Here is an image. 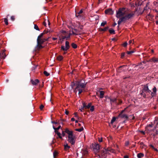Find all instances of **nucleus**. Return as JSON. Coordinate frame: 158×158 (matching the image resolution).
<instances>
[{"label": "nucleus", "instance_id": "obj_64", "mask_svg": "<svg viewBox=\"0 0 158 158\" xmlns=\"http://www.w3.org/2000/svg\"><path fill=\"white\" fill-rule=\"evenodd\" d=\"M156 23L157 24H158V21H157L156 22Z\"/></svg>", "mask_w": 158, "mask_h": 158}, {"label": "nucleus", "instance_id": "obj_38", "mask_svg": "<svg viewBox=\"0 0 158 158\" xmlns=\"http://www.w3.org/2000/svg\"><path fill=\"white\" fill-rule=\"evenodd\" d=\"M103 152L105 153H109V152L108 150H107L106 149H105L104 150H103Z\"/></svg>", "mask_w": 158, "mask_h": 158}, {"label": "nucleus", "instance_id": "obj_18", "mask_svg": "<svg viewBox=\"0 0 158 158\" xmlns=\"http://www.w3.org/2000/svg\"><path fill=\"white\" fill-rule=\"evenodd\" d=\"M144 156V154L141 153H138L137 155V156L138 158H142Z\"/></svg>", "mask_w": 158, "mask_h": 158}, {"label": "nucleus", "instance_id": "obj_19", "mask_svg": "<svg viewBox=\"0 0 158 158\" xmlns=\"http://www.w3.org/2000/svg\"><path fill=\"white\" fill-rule=\"evenodd\" d=\"M120 18V19H119L118 22V25H119L122 22L125 21L123 17Z\"/></svg>", "mask_w": 158, "mask_h": 158}, {"label": "nucleus", "instance_id": "obj_41", "mask_svg": "<svg viewBox=\"0 0 158 158\" xmlns=\"http://www.w3.org/2000/svg\"><path fill=\"white\" fill-rule=\"evenodd\" d=\"M44 107V106L43 105H41L40 106V110H42V109H43Z\"/></svg>", "mask_w": 158, "mask_h": 158}, {"label": "nucleus", "instance_id": "obj_12", "mask_svg": "<svg viewBox=\"0 0 158 158\" xmlns=\"http://www.w3.org/2000/svg\"><path fill=\"white\" fill-rule=\"evenodd\" d=\"M149 61V62H153L154 63L158 62V58L153 57L150 59Z\"/></svg>", "mask_w": 158, "mask_h": 158}, {"label": "nucleus", "instance_id": "obj_53", "mask_svg": "<svg viewBox=\"0 0 158 158\" xmlns=\"http://www.w3.org/2000/svg\"><path fill=\"white\" fill-rule=\"evenodd\" d=\"M132 41H133L132 40H129V43L130 44H131L132 43Z\"/></svg>", "mask_w": 158, "mask_h": 158}, {"label": "nucleus", "instance_id": "obj_43", "mask_svg": "<svg viewBox=\"0 0 158 158\" xmlns=\"http://www.w3.org/2000/svg\"><path fill=\"white\" fill-rule=\"evenodd\" d=\"M74 116H75V117H77V118H78V115H77V113H76V112L74 113Z\"/></svg>", "mask_w": 158, "mask_h": 158}, {"label": "nucleus", "instance_id": "obj_48", "mask_svg": "<svg viewBox=\"0 0 158 158\" xmlns=\"http://www.w3.org/2000/svg\"><path fill=\"white\" fill-rule=\"evenodd\" d=\"M65 133H66L65 132V131H63L62 132V135H63V136H64L65 135Z\"/></svg>", "mask_w": 158, "mask_h": 158}, {"label": "nucleus", "instance_id": "obj_56", "mask_svg": "<svg viewBox=\"0 0 158 158\" xmlns=\"http://www.w3.org/2000/svg\"><path fill=\"white\" fill-rule=\"evenodd\" d=\"M124 158H129V156L127 155L125 156L124 157Z\"/></svg>", "mask_w": 158, "mask_h": 158}, {"label": "nucleus", "instance_id": "obj_28", "mask_svg": "<svg viewBox=\"0 0 158 158\" xmlns=\"http://www.w3.org/2000/svg\"><path fill=\"white\" fill-rule=\"evenodd\" d=\"M83 130V127L81 128H80L76 129L75 131L79 132H81Z\"/></svg>", "mask_w": 158, "mask_h": 158}, {"label": "nucleus", "instance_id": "obj_51", "mask_svg": "<svg viewBox=\"0 0 158 158\" xmlns=\"http://www.w3.org/2000/svg\"><path fill=\"white\" fill-rule=\"evenodd\" d=\"M139 132L141 133L142 134H143V135H144L145 134V132L144 131H140Z\"/></svg>", "mask_w": 158, "mask_h": 158}, {"label": "nucleus", "instance_id": "obj_59", "mask_svg": "<svg viewBox=\"0 0 158 158\" xmlns=\"http://www.w3.org/2000/svg\"><path fill=\"white\" fill-rule=\"evenodd\" d=\"M125 66H121L120 67V68H119V69H121L123 67H125Z\"/></svg>", "mask_w": 158, "mask_h": 158}, {"label": "nucleus", "instance_id": "obj_3", "mask_svg": "<svg viewBox=\"0 0 158 158\" xmlns=\"http://www.w3.org/2000/svg\"><path fill=\"white\" fill-rule=\"evenodd\" d=\"M126 9L124 8H120L116 11V17L118 18H122L126 14Z\"/></svg>", "mask_w": 158, "mask_h": 158}, {"label": "nucleus", "instance_id": "obj_25", "mask_svg": "<svg viewBox=\"0 0 158 158\" xmlns=\"http://www.w3.org/2000/svg\"><path fill=\"white\" fill-rule=\"evenodd\" d=\"M109 32L110 34H115V31L113 29H110L109 30Z\"/></svg>", "mask_w": 158, "mask_h": 158}, {"label": "nucleus", "instance_id": "obj_62", "mask_svg": "<svg viewBox=\"0 0 158 158\" xmlns=\"http://www.w3.org/2000/svg\"><path fill=\"white\" fill-rule=\"evenodd\" d=\"M153 149H154L155 151H158V150H157L156 148H153Z\"/></svg>", "mask_w": 158, "mask_h": 158}, {"label": "nucleus", "instance_id": "obj_36", "mask_svg": "<svg viewBox=\"0 0 158 158\" xmlns=\"http://www.w3.org/2000/svg\"><path fill=\"white\" fill-rule=\"evenodd\" d=\"M90 108V110L92 112L94 111V106H91Z\"/></svg>", "mask_w": 158, "mask_h": 158}, {"label": "nucleus", "instance_id": "obj_42", "mask_svg": "<svg viewBox=\"0 0 158 158\" xmlns=\"http://www.w3.org/2000/svg\"><path fill=\"white\" fill-rule=\"evenodd\" d=\"M121 58H123L125 56V53H121Z\"/></svg>", "mask_w": 158, "mask_h": 158}, {"label": "nucleus", "instance_id": "obj_49", "mask_svg": "<svg viewBox=\"0 0 158 158\" xmlns=\"http://www.w3.org/2000/svg\"><path fill=\"white\" fill-rule=\"evenodd\" d=\"M84 108V107H83V106L80 109H79V110H80L82 112V110H83Z\"/></svg>", "mask_w": 158, "mask_h": 158}, {"label": "nucleus", "instance_id": "obj_30", "mask_svg": "<svg viewBox=\"0 0 158 158\" xmlns=\"http://www.w3.org/2000/svg\"><path fill=\"white\" fill-rule=\"evenodd\" d=\"M82 153L83 155H86L88 153V151L86 150H82Z\"/></svg>", "mask_w": 158, "mask_h": 158}, {"label": "nucleus", "instance_id": "obj_58", "mask_svg": "<svg viewBox=\"0 0 158 158\" xmlns=\"http://www.w3.org/2000/svg\"><path fill=\"white\" fill-rule=\"evenodd\" d=\"M150 147H151V148H153H153H154V146L152 145H150Z\"/></svg>", "mask_w": 158, "mask_h": 158}, {"label": "nucleus", "instance_id": "obj_6", "mask_svg": "<svg viewBox=\"0 0 158 158\" xmlns=\"http://www.w3.org/2000/svg\"><path fill=\"white\" fill-rule=\"evenodd\" d=\"M70 47L69 42L66 41L65 42V46L62 45L61 47V50L64 51H66L68 50Z\"/></svg>", "mask_w": 158, "mask_h": 158}, {"label": "nucleus", "instance_id": "obj_16", "mask_svg": "<svg viewBox=\"0 0 158 158\" xmlns=\"http://www.w3.org/2000/svg\"><path fill=\"white\" fill-rule=\"evenodd\" d=\"M0 56L2 58L4 59L6 56L5 52L4 51L2 52V54H0Z\"/></svg>", "mask_w": 158, "mask_h": 158}, {"label": "nucleus", "instance_id": "obj_40", "mask_svg": "<svg viewBox=\"0 0 158 158\" xmlns=\"http://www.w3.org/2000/svg\"><path fill=\"white\" fill-rule=\"evenodd\" d=\"M153 91L156 93V87H154V88H153Z\"/></svg>", "mask_w": 158, "mask_h": 158}, {"label": "nucleus", "instance_id": "obj_33", "mask_svg": "<svg viewBox=\"0 0 158 158\" xmlns=\"http://www.w3.org/2000/svg\"><path fill=\"white\" fill-rule=\"evenodd\" d=\"M44 74L46 76H48L49 75V73H48L47 71H44Z\"/></svg>", "mask_w": 158, "mask_h": 158}, {"label": "nucleus", "instance_id": "obj_15", "mask_svg": "<svg viewBox=\"0 0 158 158\" xmlns=\"http://www.w3.org/2000/svg\"><path fill=\"white\" fill-rule=\"evenodd\" d=\"M83 12L82 10H81L79 12L76 13V16L77 17H79Z\"/></svg>", "mask_w": 158, "mask_h": 158}, {"label": "nucleus", "instance_id": "obj_27", "mask_svg": "<svg viewBox=\"0 0 158 158\" xmlns=\"http://www.w3.org/2000/svg\"><path fill=\"white\" fill-rule=\"evenodd\" d=\"M116 118L115 117H113L110 123L111 124H113V123L116 120Z\"/></svg>", "mask_w": 158, "mask_h": 158}, {"label": "nucleus", "instance_id": "obj_13", "mask_svg": "<svg viewBox=\"0 0 158 158\" xmlns=\"http://www.w3.org/2000/svg\"><path fill=\"white\" fill-rule=\"evenodd\" d=\"M92 104L91 103H88L87 105H86L85 103H83V107H84L85 109H89L91 106Z\"/></svg>", "mask_w": 158, "mask_h": 158}, {"label": "nucleus", "instance_id": "obj_29", "mask_svg": "<svg viewBox=\"0 0 158 158\" xmlns=\"http://www.w3.org/2000/svg\"><path fill=\"white\" fill-rule=\"evenodd\" d=\"M71 45H72V47L74 48H77V45L74 43H72V44Z\"/></svg>", "mask_w": 158, "mask_h": 158}, {"label": "nucleus", "instance_id": "obj_9", "mask_svg": "<svg viewBox=\"0 0 158 158\" xmlns=\"http://www.w3.org/2000/svg\"><path fill=\"white\" fill-rule=\"evenodd\" d=\"M105 13L106 14L112 15L114 13V12L111 9L109 8L106 10L105 11Z\"/></svg>", "mask_w": 158, "mask_h": 158}, {"label": "nucleus", "instance_id": "obj_52", "mask_svg": "<svg viewBox=\"0 0 158 158\" xmlns=\"http://www.w3.org/2000/svg\"><path fill=\"white\" fill-rule=\"evenodd\" d=\"M43 24L44 25V26H46V22H45V21H44V22H43Z\"/></svg>", "mask_w": 158, "mask_h": 158}, {"label": "nucleus", "instance_id": "obj_57", "mask_svg": "<svg viewBox=\"0 0 158 158\" xmlns=\"http://www.w3.org/2000/svg\"><path fill=\"white\" fill-rule=\"evenodd\" d=\"M52 39L53 40H55L57 39V38H56L53 37L52 38Z\"/></svg>", "mask_w": 158, "mask_h": 158}, {"label": "nucleus", "instance_id": "obj_10", "mask_svg": "<svg viewBox=\"0 0 158 158\" xmlns=\"http://www.w3.org/2000/svg\"><path fill=\"white\" fill-rule=\"evenodd\" d=\"M123 110L122 111V112L119 114V116L121 118H124L125 120H127L128 119V117L127 115L123 114Z\"/></svg>", "mask_w": 158, "mask_h": 158}, {"label": "nucleus", "instance_id": "obj_61", "mask_svg": "<svg viewBox=\"0 0 158 158\" xmlns=\"http://www.w3.org/2000/svg\"><path fill=\"white\" fill-rule=\"evenodd\" d=\"M52 123H53L55 124H57V122H53Z\"/></svg>", "mask_w": 158, "mask_h": 158}, {"label": "nucleus", "instance_id": "obj_44", "mask_svg": "<svg viewBox=\"0 0 158 158\" xmlns=\"http://www.w3.org/2000/svg\"><path fill=\"white\" fill-rule=\"evenodd\" d=\"M123 45L124 47H125L127 45V42H125L123 44Z\"/></svg>", "mask_w": 158, "mask_h": 158}, {"label": "nucleus", "instance_id": "obj_21", "mask_svg": "<svg viewBox=\"0 0 158 158\" xmlns=\"http://www.w3.org/2000/svg\"><path fill=\"white\" fill-rule=\"evenodd\" d=\"M104 94V92L103 91H100V98H102L103 97Z\"/></svg>", "mask_w": 158, "mask_h": 158}, {"label": "nucleus", "instance_id": "obj_11", "mask_svg": "<svg viewBox=\"0 0 158 158\" xmlns=\"http://www.w3.org/2000/svg\"><path fill=\"white\" fill-rule=\"evenodd\" d=\"M142 92L143 93H149V94L152 93V92L151 90L149 89L148 86H145L144 87L142 90Z\"/></svg>", "mask_w": 158, "mask_h": 158}, {"label": "nucleus", "instance_id": "obj_50", "mask_svg": "<svg viewBox=\"0 0 158 158\" xmlns=\"http://www.w3.org/2000/svg\"><path fill=\"white\" fill-rule=\"evenodd\" d=\"M122 102V101L121 100H119V103H118V104H121Z\"/></svg>", "mask_w": 158, "mask_h": 158}, {"label": "nucleus", "instance_id": "obj_8", "mask_svg": "<svg viewBox=\"0 0 158 158\" xmlns=\"http://www.w3.org/2000/svg\"><path fill=\"white\" fill-rule=\"evenodd\" d=\"M134 14L133 13L131 12L123 16V17L125 20L131 18L134 15Z\"/></svg>", "mask_w": 158, "mask_h": 158}, {"label": "nucleus", "instance_id": "obj_22", "mask_svg": "<svg viewBox=\"0 0 158 158\" xmlns=\"http://www.w3.org/2000/svg\"><path fill=\"white\" fill-rule=\"evenodd\" d=\"M109 99L110 100V102L111 104H112V103L115 102H116L117 100L116 98H109Z\"/></svg>", "mask_w": 158, "mask_h": 158}, {"label": "nucleus", "instance_id": "obj_31", "mask_svg": "<svg viewBox=\"0 0 158 158\" xmlns=\"http://www.w3.org/2000/svg\"><path fill=\"white\" fill-rule=\"evenodd\" d=\"M106 24V21H103L101 24V26H104Z\"/></svg>", "mask_w": 158, "mask_h": 158}, {"label": "nucleus", "instance_id": "obj_14", "mask_svg": "<svg viewBox=\"0 0 158 158\" xmlns=\"http://www.w3.org/2000/svg\"><path fill=\"white\" fill-rule=\"evenodd\" d=\"M39 82V81L38 79H35V80H31V82L33 85H36Z\"/></svg>", "mask_w": 158, "mask_h": 158}, {"label": "nucleus", "instance_id": "obj_1", "mask_svg": "<svg viewBox=\"0 0 158 158\" xmlns=\"http://www.w3.org/2000/svg\"><path fill=\"white\" fill-rule=\"evenodd\" d=\"M65 132L68 135V141L71 144L73 145L75 142L76 138L74 135H73V131L68 128H66Z\"/></svg>", "mask_w": 158, "mask_h": 158}, {"label": "nucleus", "instance_id": "obj_47", "mask_svg": "<svg viewBox=\"0 0 158 158\" xmlns=\"http://www.w3.org/2000/svg\"><path fill=\"white\" fill-rule=\"evenodd\" d=\"M108 28V27H106L104 29H102V31H106L107 30V29Z\"/></svg>", "mask_w": 158, "mask_h": 158}, {"label": "nucleus", "instance_id": "obj_34", "mask_svg": "<svg viewBox=\"0 0 158 158\" xmlns=\"http://www.w3.org/2000/svg\"><path fill=\"white\" fill-rule=\"evenodd\" d=\"M34 28L37 30L40 31L38 27L36 24H35L34 25Z\"/></svg>", "mask_w": 158, "mask_h": 158}, {"label": "nucleus", "instance_id": "obj_32", "mask_svg": "<svg viewBox=\"0 0 158 158\" xmlns=\"http://www.w3.org/2000/svg\"><path fill=\"white\" fill-rule=\"evenodd\" d=\"M58 152L56 151H55L53 152V156L54 158L56 157L58 155Z\"/></svg>", "mask_w": 158, "mask_h": 158}, {"label": "nucleus", "instance_id": "obj_39", "mask_svg": "<svg viewBox=\"0 0 158 158\" xmlns=\"http://www.w3.org/2000/svg\"><path fill=\"white\" fill-rule=\"evenodd\" d=\"M11 19L12 21H14L15 19V17L14 16H12L11 17Z\"/></svg>", "mask_w": 158, "mask_h": 158}, {"label": "nucleus", "instance_id": "obj_26", "mask_svg": "<svg viewBox=\"0 0 158 158\" xmlns=\"http://www.w3.org/2000/svg\"><path fill=\"white\" fill-rule=\"evenodd\" d=\"M56 132V134H57L58 136V137L62 139V137L61 136V134L59 132H58V131Z\"/></svg>", "mask_w": 158, "mask_h": 158}, {"label": "nucleus", "instance_id": "obj_23", "mask_svg": "<svg viewBox=\"0 0 158 158\" xmlns=\"http://www.w3.org/2000/svg\"><path fill=\"white\" fill-rule=\"evenodd\" d=\"M63 59V57L61 55L58 56L57 57V59L58 61H61Z\"/></svg>", "mask_w": 158, "mask_h": 158}, {"label": "nucleus", "instance_id": "obj_7", "mask_svg": "<svg viewBox=\"0 0 158 158\" xmlns=\"http://www.w3.org/2000/svg\"><path fill=\"white\" fill-rule=\"evenodd\" d=\"M62 32L64 35V38H66V40L69 39L70 38V36L72 35V34L68 31H62Z\"/></svg>", "mask_w": 158, "mask_h": 158}, {"label": "nucleus", "instance_id": "obj_20", "mask_svg": "<svg viewBox=\"0 0 158 158\" xmlns=\"http://www.w3.org/2000/svg\"><path fill=\"white\" fill-rule=\"evenodd\" d=\"M42 44L41 43H37V48L38 49H40L43 48V46H42L41 44Z\"/></svg>", "mask_w": 158, "mask_h": 158}, {"label": "nucleus", "instance_id": "obj_55", "mask_svg": "<svg viewBox=\"0 0 158 158\" xmlns=\"http://www.w3.org/2000/svg\"><path fill=\"white\" fill-rule=\"evenodd\" d=\"M129 144V143L128 142H127L125 143V145L126 146H127Z\"/></svg>", "mask_w": 158, "mask_h": 158}, {"label": "nucleus", "instance_id": "obj_35", "mask_svg": "<svg viewBox=\"0 0 158 158\" xmlns=\"http://www.w3.org/2000/svg\"><path fill=\"white\" fill-rule=\"evenodd\" d=\"M4 22L5 23L6 25H7L8 24V19H6V18L4 19Z\"/></svg>", "mask_w": 158, "mask_h": 158}, {"label": "nucleus", "instance_id": "obj_54", "mask_svg": "<svg viewBox=\"0 0 158 158\" xmlns=\"http://www.w3.org/2000/svg\"><path fill=\"white\" fill-rule=\"evenodd\" d=\"M75 118H72L71 119V120L72 121H75Z\"/></svg>", "mask_w": 158, "mask_h": 158}, {"label": "nucleus", "instance_id": "obj_24", "mask_svg": "<svg viewBox=\"0 0 158 158\" xmlns=\"http://www.w3.org/2000/svg\"><path fill=\"white\" fill-rule=\"evenodd\" d=\"M60 127H61L59 125L58 127H55V126H53V128L55 130V131L57 132V131H58L57 130L60 128Z\"/></svg>", "mask_w": 158, "mask_h": 158}, {"label": "nucleus", "instance_id": "obj_4", "mask_svg": "<svg viewBox=\"0 0 158 158\" xmlns=\"http://www.w3.org/2000/svg\"><path fill=\"white\" fill-rule=\"evenodd\" d=\"M43 34H44L43 33H42L38 36L37 39V43L43 44L47 40L46 39L43 37Z\"/></svg>", "mask_w": 158, "mask_h": 158}, {"label": "nucleus", "instance_id": "obj_2", "mask_svg": "<svg viewBox=\"0 0 158 158\" xmlns=\"http://www.w3.org/2000/svg\"><path fill=\"white\" fill-rule=\"evenodd\" d=\"M77 85V87L74 89V92L76 93L78 91V94H80L84 91V89L85 87L86 84L84 83L79 82Z\"/></svg>", "mask_w": 158, "mask_h": 158}, {"label": "nucleus", "instance_id": "obj_5", "mask_svg": "<svg viewBox=\"0 0 158 158\" xmlns=\"http://www.w3.org/2000/svg\"><path fill=\"white\" fill-rule=\"evenodd\" d=\"M93 149L95 153L98 152L100 149V146L97 143H94L92 145Z\"/></svg>", "mask_w": 158, "mask_h": 158}, {"label": "nucleus", "instance_id": "obj_45", "mask_svg": "<svg viewBox=\"0 0 158 158\" xmlns=\"http://www.w3.org/2000/svg\"><path fill=\"white\" fill-rule=\"evenodd\" d=\"M98 141L100 142H102V138L100 139L99 138L98 139Z\"/></svg>", "mask_w": 158, "mask_h": 158}, {"label": "nucleus", "instance_id": "obj_46", "mask_svg": "<svg viewBox=\"0 0 158 158\" xmlns=\"http://www.w3.org/2000/svg\"><path fill=\"white\" fill-rule=\"evenodd\" d=\"M69 113V112L68 110H65V114H66V115H68V114Z\"/></svg>", "mask_w": 158, "mask_h": 158}, {"label": "nucleus", "instance_id": "obj_37", "mask_svg": "<svg viewBox=\"0 0 158 158\" xmlns=\"http://www.w3.org/2000/svg\"><path fill=\"white\" fill-rule=\"evenodd\" d=\"M134 51H128L127 52V53L128 54H131L134 53Z\"/></svg>", "mask_w": 158, "mask_h": 158}, {"label": "nucleus", "instance_id": "obj_60", "mask_svg": "<svg viewBox=\"0 0 158 158\" xmlns=\"http://www.w3.org/2000/svg\"><path fill=\"white\" fill-rule=\"evenodd\" d=\"M72 34H74V35H77V34H76L75 33H74L73 31H72Z\"/></svg>", "mask_w": 158, "mask_h": 158}, {"label": "nucleus", "instance_id": "obj_63", "mask_svg": "<svg viewBox=\"0 0 158 158\" xmlns=\"http://www.w3.org/2000/svg\"><path fill=\"white\" fill-rule=\"evenodd\" d=\"M66 52L65 51H64V52L63 53V55H64L66 53Z\"/></svg>", "mask_w": 158, "mask_h": 158}, {"label": "nucleus", "instance_id": "obj_17", "mask_svg": "<svg viewBox=\"0 0 158 158\" xmlns=\"http://www.w3.org/2000/svg\"><path fill=\"white\" fill-rule=\"evenodd\" d=\"M64 150L65 151H67L70 148V147L66 143L64 145Z\"/></svg>", "mask_w": 158, "mask_h": 158}]
</instances>
